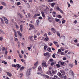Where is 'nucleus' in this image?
Here are the masks:
<instances>
[{
	"mask_svg": "<svg viewBox=\"0 0 79 79\" xmlns=\"http://www.w3.org/2000/svg\"><path fill=\"white\" fill-rule=\"evenodd\" d=\"M56 46L57 47H59L60 46L59 45V44H58V43H57L56 45Z\"/></svg>",
	"mask_w": 79,
	"mask_h": 79,
	"instance_id": "nucleus-60",
	"label": "nucleus"
},
{
	"mask_svg": "<svg viewBox=\"0 0 79 79\" xmlns=\"http://www.w3.org/2000/svg\"><path fill=\"white\" fill-rule=\"evenodd\" d=\"M55 5V2H53L51 4V6H52L53 8V7H54V5Z\"/></svg>",
	"mask_w": 79,
	"mask_h": 79,
	"instance_id": "nucleus-23",
	"label": "nucleus"
},
{
	"mask_svg": "<svg viewBox=\"0 0 79 79\" xmlns=\"http://www.w3.org/2000/svg\"><path fill=\"white\" fill-rule=\"evenodd\" d=\"M49 61H50L51 62H53V59H50Z\"/></svg>",
	"mask_w": 79,
	"mask_h": 79,
	"instance_id": "nucleus-39",
	"label": "nucleus"
},
{
	"mask_svg": "<svg viewBox=\"0 0 79 79\" xmlns=\"http://www.w3.org/2000/svg\"><path fill=\"white\" fill-rule=\"evenodd\" d=\"M14 36L15 37H17L18 36V35H17V33H15Z\"/></svg>",
	"mask_w": 79,
	"mask_h": 79,
	"instance_id": "nucleus-44",
	"label": "nucleus"
},
{
	"mask_svg": "<svg viewBox=\"0 0 79 79\" xmlns=\"http://www.w3.org/2000/svg\"><path fill=\"white\" fill-rule=\"evenodd\" d=\"M42 66H44V67H47V66L46 65V64L45 63H42Z\"/></svg>",
	"mask_w": 79,
	"mask_h": 79,
	"instance_id": "nucleus-20",
	"label": "nucleus"
},
{
	"mask_svg": "<svg viewBox=\"0 0 79 79\" xmlns=\"http://www.w3.org/2000/svg\"><path fill=\"white\" fill-rule=\"evenodd\" d=\"M40 23V20H39V19H37L36 21V23H35V25L36 26H39V25Z\"/></svg>",
	"mask_w": 79,
	"mask_h": 79,
	"instance_id": "nucleus-4",
	"label": "nucleus"
},
{
	"mask_svg": "<svg viewBox=\"0 0 79 79\" xmlns=\"http://www.w3.org/2000/svg\"><path fill=\"white\" fill-rule=\"evenodd\" d=\"M27 48H28V49L29 50H31V48L30 47H27Z\"/></svg>",
	"mask_w": 79,
	"mask_h": 79,
	"instance_id": "nucleus-61",
	"label": "nucleus"
},
{
	"mask_svg": "<svg viewBox=\"0 0 79 79\" xmlns=\"http://www.w3.org/2000/svg\"><path fill=\"white\" fill-rule=\"evenodd\" d=\"M54 64V62H52L51 63V65L52 66H53Z\"/></svg>",
	"mask_w": 79,
	"mask_h": 79,
	"instance_id": "nucleus-48",
	"label": "nucleus"
},
{
	"mask_svg": "<svg viewBox=\"0 0 79 79\" xmlns=\"http://www.w3.org/2000/svg\"><path fill=\"white\" fill-rule=\"evenodd\" d=\"M62 23L63 24L65 22H66V20L64 19V18H63L62 19Z\"/></svg>",
	"mask_w": 79,
	"mask_h": 79,
	"instance_id": "nucleus-24",
	"label": "nucleus"
},
{
	"mask_svg": "<svg viewBox=\"0 0 79 79\" xmlns=\"http://www.w3.org/2000/svg\"><path fill=\"white\" fill-rule=\"evenodd\" d=\"M34 39H36V38H37V36L36 35H35L33 36Z\"/></svg>",
	"mask_w": 79,
	"mask_h": 79,
	"instance_id": "nucleus-41",
	"label": "nucleus"
},
{
	"mask_svg": "<svg viewBox=\"0 0 79 79\" xmlns=\"http://www.w3.org/2000/svg\"><path fill=\"white\" fill-rule=\"evenodd\" d=\"M28 18H30V17H31V14L29 13L28 14Z\"/></svg>",
	"mask_w": 79,
	"mask_h": 79,
	"instance_id": "nucleus-57",
	"label": "nucleus"
},
{
	"mask_svg": "<svg viewBox=\"0 0 79 79\" xmlns=\"http://www.w3.org/2000/svg\"><path fill=\"white\" fill-rule=\"evenodd\" d=\"M47 50L49 52H52V51L51 50V48H48L47 49Z\"/></svg>",
	"mask_w": 79,
	"mask_h": 79,
	"instance_id": "nucleus-21",
	"label": "nucleus"
},
{
	"mask_svg": "<svg viewBox=\"0 0 79 79\" xmlns=\"http://www.w3.org/2000/svg\"><path fill=\"white\" fill-rule=\"evenodd\" d=\"M44 36L45 37H47V33H45L44 34Z\"/></svg>",
	"mask_w": 79,
	"mask_h": 79,
	"instance_id": "nucleus-51",
	"label": "nucleus"
},
{
	"mask_svg": "<svg viewBox=\"0 0 79 79\" xmlns=\"http://www.w3.org/2000/svg\"><path fill=\"white\" fill-rule=\"evenodd\" d=\"M20 29L21 32H23V25H20Z\"/></svg>",
	"mask_w": 79,
	"mask_h": 79,
	"instance_id": "nucleus-13",
	"label": "nucleus"
},
{
	"mask_svg": "<svg viewBox=\"0 0 79 79\" xmlns=\"http://www.w3.org/2000/svg\"><path fill=\"white\" fill-rule=\"evenodd\" d=\"M48 20L49 21V22H50V23H52V20L51 19H49Z\"/></svg>",
	"mask_w": 79,
	"mask_h": 79,
	"instance_id": "nucleus-58",
	"label": "nucleus"
},
{
	"mask_svg": "<svg viewBox=\"0 0 79 79\" xmlns=\"http://www.w3.org/2000/svg\"><path fill=\"white\" fill-rule=\"evenodd\" d=\"M6 73L7 74L8 76H9L10 77H11V76H12V74L10 73H9V72H7Z\"/></svg>",
	"mask_w": 79,
	"mask_h": 79,
	"instance_id": "nucleus-14",
	"label": "nucleus"
},
{
	"mask_svg": "<svg viewBox=\"0 0 79 79\" xmlns=\"http://www.w3.org/2000/svg\"><path fill=\"white\" fill-rule=\"evenodd\" d=\"M17 15H18V16H20V18H23V15H21V14H20V13H17Z\"/></svg>",
	"mask_w": 79,
	"mask_h": 79,
	"instance_id": "nucleus-11",
	"label": "nucleus"
},
{
	"mask_svg": "<svg viewBox=\"0 0 79 79\" xmlns=\"http://www.w3.org/2000/svg\"><path fill=\"white\" fill-rule=\"evenodd\" d=\"M10 1L11 2V3L12 4H13V3H14V1L13 0H10Z\"/></svg>",
	"mask_w": 79,
	"mask_h": 79,
	"instance_id": "nucleus-49",
	"label": "nucleus"
},
{
	"mask_svg": "<svg viewBox=\"0 0 79 79\" xmlns=\"http://www.w3.org/2000/svg\"><path fill=\"white\" fill-rule=\"evenodd\" d=\"M3 6H0V10H2V9H3Z\"/></svg>",
	"mask_w": 79,
	"mask_h": 79,
	"instance_id": "nucleus-59",
	"label": "nucleus"
},
{
	"mask_svg": "<svg viewBox=\"0 0 79 79\" xmlns=\"http://www.w3.org/2000/svg\"><path fill=\"white\" fill-rule=\"evenodd\" d=\"M60 11V13H63V10H59Z\"/></svg>",
	"mask_w": 79,
	"mask_h": 79,
	"instance_id": "nucleus-56",
	"label": "nucleus"
},
{
	"mask_svg": "<svg viewBox=\"0 0 79 79\" xmlns=\"http://www.w3.org/2000/svg\"><path fill=\"white\" fill-rule=\"evenodd\" d=\"M57 17H58V18H61L62 16L60 15H58L56 16Z\"/></svg>",
	"mask_w": 79,
	"mask_h": 79,
	"instance_id": "nucleus-27",
	"label": "nucleus"
},
{
	"mask_svg": "<svg viewBox=\"0 0 79 79\" xmlns=\"http://www.w3.org/2000/svg\"><path fill=\"white\" fill-rule=\"evenodd\" d=\"M37 64H38V61H37L34 64V67H33V69H34L35 68H36L37 67Z\"/></svg>",
	"mask_w": 79,
	"mask_h": 79,
	"instance_id": "nucleus-6",
	"label": "nucleus"
},
{
	"mask_svg": "<svg viewBox=\"0 0 79 79\" xmlns=\"http://www.w3.org/2000/svg\"><path fill=\"white\" fill-rule=\"evenodd\" d=\"M12 67H15V68H16V65L15 64H13L12 65Z\"/></svg>",
	"mask_w": 79,
	"mask_h": 79,
	"instance_id": "nucleus-31",
	"label": "nucleus"
},
{
	"mask_svg": "<svg viewBox=\"0 0 79 79\" xmlns=\"http://www.w3.org/2000/svg\"><path fill=\"white\" fill-rule=\"evenodd\" d=\"M69 66L71 67H73V65L72 64H69Z\"/></svg>",
	"mask_w": 79,
	"mask_h": 79,
	"instance_id": "nucleus-55",
	"label": "nucleus"
},
{
	"mask_svg": "<svg viewBox=\"0 0 79 79\" xmlns=\"http://www.w3.org/2000/svg\"><path fill=\"white\" fill-rule=\"evenodd\" d=\"M21 61L22 62H25V60H23V59H21Z\"/></svg>",
	"mask_w": 79,
	"mask_h": 79,
	"instance_id": "nucleus-64",
	"label": "nucleus"
},
{
	"mask_svg": "<svg viewBox=\"0 0 79 79\" xmlns=\"http://www.w3.org/2000/svg\"><path fill=\"white\" fill-rule=\"evenodd\" d=\"M40 16V14H35L33 16V18H36V16Z\"/></svg>",
	"mask_w": 79,
	"mask_h": 79,
	"instance_id": "nucleus-8",
	"label": "nucleus"
},
{
	"mask_svg": "<svg viewBox=\"0 0 79 79\" xmlns=\"http://www.w3.org/2000/svg\"><path fill=\"white\" fill-rule=\"evenodd\" d=\"M5 23L6 24H8V21L7 20H5Z\"/></svg>",
	"mask_w": 79,
	"mask_h": 79,
	"instance_id": "nucleus-40",
	"label": "nucleus"
},
{
	"mask_svg": "<svg viewBox=\"0 0 79 79\" xmlns=\"http://www.w3.org/2000/svg\"><path fill=\"white\" fill-rule=\"evenodd\" d=\"M64 62H62L61 63V65H63V64H64Z\"/></svg>",
	"mask_w": 79,
	"mask_h": 79,
	"instance_id": "nucleus-62",
	"label": "nucleus"
},
{
	"mask_svg": "<svg viewBox=\"0 0 79 79\" xmlns=\"http://www.w3.org/2000/svg\"><path fill=\"white\" fill-rule=\"evenodd\" d=\"M2 52H5V48L3 47L2 48Z\"/></svg>",
	"mask_w": 79,
	"mask_h": 79,
	"instance_id": "nucleus-34",
	"label": "nucleus"
},
{
	"mask_svg": "<svg viewBox=\"0 0 79 79\" xmlns=\"http://www.w3.org/2000/svg\"><path fill=\"white\" fill-rule=\"evenodd\" d=\"M48 2L51 3V2H53V0H48Z\"/></svg>",
	"mask_w": 79,
	"mask_h": 79,
	"instance_id": "nucleus-36",
	"label": "nucleus"
},
{
	"mask_svg": "<svg viewBox=\"0 0 79 79\" xmlns=\"http://www.w3.org/2000/svg\"><path fill=\"white\" fill-rule=\"evenodd\" d=\"M33 35H30L29 36L28 39H29L30 41H33L34 40H33Z\"/></svg>",
	"mask_w": 79,
	"mask_h": 79,
	"instance_id": "nucleus-5",
	"label": "nucleus"
},
{
	"mask_svg": "<svg viewBox=\"0 0 79 79\" xmlns=\"http://www.w3.org/2000/svg\"><path fill=\"white\" fill-rule=\"evenodd\" d=\"M61 52V49H59L58 50V52H57L58 54H60V52Z\"/></svg>",
	"mask_w": 79,
	"mask_h": 79,
	"instance_id": "nucleus-30",
	"label": "nucleus"
},
{
	"mask_svg": "<svg viewBox=\"0 0 79 79\" xmlns=\"http://www.w3.org/2000/svg\"><path fill=\"white\" fill-rule=\"evenodd\" d=\"M45 77L47 78V79H49V76H48V75H46V76H45Z\"/></svg>",
	"mask_w": 79,
	"mask_h": 79,
	"instance_id": "nucleus-54",
	"label": "nucleus"
},
{
	"mask_svg": "<svg viewBox=\"0 0 79 79\" xmlns=\"http://www.w3.org/2000/svg\"><path fill=\"white\" fill-rule=\"evenodd\" d=\"M51 31L53 33H55L56 32V30L53 28H52L51 29Z\"/></svg>",
	"mask_w": 79,
	"mask_h": 79,
	"instance_id": "nucleus-7",
	"label": "nucleus"
},
{
	"mask_svg": "<svg viewBox=\"0 0 79 79\" xmlns=\"http://www.w3.org/2000/svg\"><path fill=\"white\" fill-rule=\"evenodd\" d=\"M1 4L2 5H4V6H6V3L5 2H1Z\"/></svg>",
	"mask_w": 79,
	"mask_h": 79,
	"instance_id": "nucleus-16",
	"label": "nucleus"
},
{
	"mask_svg": "<svg viewBox=\"0 0 79 79\" xmlns=\"http://www.w3.org/2000/svg\"><path fill=\"white\" fill-rule=\"evenodd\" d=\"M48 47V46H47V45L46 44H45L44 46V50H46Z\"/></svg>",
	"mask_w": 79,
	"mask_h": 79,
	"instance_id": "nucleus-26",
	"label": "nucleus"
},
{
	"mask_svg": "<svg viewBox=\"0 0 79 79\" xmlns=\"http://www.w3.org/2000/svg\"><path fill=\"white\" fill-rule=\"evenodd\" d=\"M41 14H42V15L43 18H44L45 17V15L44 14V11H42L41 12Z\"/></svg>",
	"mask_w": 79,
	"mask_h": 79,
	"instance_id": "nucleus-17",
	"label": "nucleus"
},
{
	"mask_svg": "<svg viewBox=\"0 0 79 79\" xmlns=\"http://www.w3.org/2000/svg\"><path fill=\"white\" fill-rule=\"evenodd\" d=\"M24 69V67L22 66L20 68V71H22V70Z\"/></svg>",
	"mask_w": 79,
	"mask_h": 79,
	"instance_id": "nucleus-33",
	"label": "nucleus"
},
{
	"mask_svg": "<svg viewBox=\"0 0 79 79\" xmlns=\"http://www.w3.org/2000/svg\"><path fill=\"white\" fill-rule=\"evenodd\" d=\"M74 42H75V43H77V40H74Z\"/></svg>",
	"mask_w": 79,
	"mask_h": 79,
	"instance_id": "nucleus-53",
	"label": "nucleus"
},
{
	"mask_svg": "<svg viewBox=\"0 0 79 79\" xmlns=\"http://www.w3.org/2000/svg\"><path fill=\"white\" fill-rule=\"evenodd\" d=\"M29 26L30 27L29 28V30H31L32 29H35V27H34V26L33 25L30 24H29Z\"/></svg>",
	"mask_w": 79,
	"mask_h": 79,
	"instance_id": "nucleus-3",
	"label": "nucleus"
},
{
	"mask_svg": "<svg viewBox=\"0 0 79 79\" xmlns=\"http://www.w3.org/2000/svg\"><path fill=\"white\" fill-rule=\"evenodd\" d=\"M17 33L19 35L20 37H22L23 36L22 34L21 33H20V31H17Z\"/></svg>",
	"mask_w": 79,
	"mask_h": 79,
	"instance_id": "nucleus-12",
	"label": "nucleus"
},
{
	"mask_svg": "<svg viewBox=\"0 0 79 79\" xmlns=\"http://www.w3.org/2000/svg\"><path fill=\"white\" fill-rule=\"evenodd\" d=\"M8 59L9 60H11V56H8Z\"/></svg>",
	"mask_w": 79,
	"mask_h": 79,
	"instance_id": "nucleus-42",
	"label": "nucleus"
},
{
	"mask_svg": "<svg viewBox=\"0 0 79 79\" xmlns=\"http://www.w3.org/2000/svg\"><path fill=\"white\" fill-rule=\"evenodd\" d=\"M75 64L76 65H77V61L76 60H75Z\"/></svg>",
	"mask_w": 79,
	"mask_h": 79,
	"instance_id": "nucleus-52",
	"label": "nucleus"
},
{
	"mask_svg": "<svg viewBox=\"0 0 79 79\" xmlns=\"http://www.w3.org/2000/svg\"><path fill=\"white\" fill-rule=\"evenodd\" d=\"M56 10H58V11H59L61 10V9L60 8V7H59V6H57L56 7Z\"/></svg>",
	"mask_w": 79,
	"mask_h": 79,
	"instance_id": "nucleus-32",
	"label": "nucleus"
},
{
	"mask_svg": "<svg viewBox=\"0 0 79 79\" xmlns=\"http://www.w3.org/2000/svg\"><path fill=\"white\" fill-rule=\"evenodd\" d=\"M56 33L57 35L59 36V37H60V32L59 31H56Z\"/></svg>",
	"mask_w": 79,
	"mask_h": 79,
	"instance_id": "nucleus-22",
	"label": "nucleus"
},
{
	"mask_svg": "<svg viewBox=\"0 0 79 79\" xmlns=\"http://www.w3.org/2000/svg\"><path fill=\"white\" fill-rule=\"evenodd\" d=\"M10 40H13V37H11V38H10Z\"/></svg>",
	"mask_w": 79,
	"mask_h": 79,
	"instance_id": "nucleus-63",
	"label": "nucleus"
},
{
	"mask_svg": "<svg viewBox=\"0 0 79 79\" xmlns=\"http://www.w3.org/2000/svg\"><path fill=\"white\" fill-rule=\"evenodd\" d=\"M16 66L18 68L17 69V70H18V69L20 68V65L19 64H17Z\"/></svg>",
	"mask_w": 79,
	"mask_h": 79,
	"instance_id": "nucleus-18",
	"label": "nucleus"
},
{
	"mask_svg": "<svg viewBox=\"0 0 79 79\" xmlns=\"http://www.w3.org/2000/svg\"><path fill=\"white\" fill-rule=\"evenodd\" d=\"M19 75L21 76H19V77L21 78L23 77V73H20Z\"/></svg>",
	"mask_w": 79,
	"mask_h": 79,
	"instance_id": "nucleus-35",
	"label": "nucleus"
},
{
	"mask_svg": "<svg viewBox=\"0 0 79 79\" xmlns=\"http://www.w3.org/2000/svg\"><path fill=\"white\" fill-rule=\"evenodd\" d=\"M2 18L3 19H4V21H6V20H7V19L6 17H3Z\"/></svg>",
	"mask_w": 79,
	"mask_h": 79,
	"instance_id": "nucleus-38",
	"label": "nucleus"
},
{
	"mask_svg": "<svg viewBox=\"0 0 79 79\" xmlns=\"http://www.w3.org/2000/svg\"><path fill=\"white\" fill-rule=\"evenodd\" d=\"M62 37L63 39H64V40H65V36H62Z\"/></svg>",
	"mask_w": 79,
	"mask_h": 79,
	"instance_id": "nucleus-50",
	"label": "nucleus"
},
{
	"mask_svg": "<svg viewBox=\"0 0 79 79\" xmlns=\"http://www.w3.org/2000/svg\"><path fill=\"white\" fill-rule=\"evenodd\" d=\"M49 10V8L47 6H46V8L44 9V12L46 14H48V11Z\"/></svg>",
	"mask_w": 79,
	"mask_h": 79,
	"instance_id": "nucleus-2",
	"label": "nucleus"
},
{
	"mask_svg": "<svg viewBox=\"0 0 79 79\" xmlns=\"http://www.w3.org/2000/svg\"><path fill=\"white\" fill-rule=\"evenodd\" d=\"M55 21H56V22H58V21H60V19H55Z\"/></svg>",
	"mask_w": 79,
	"mask_h": 79,
	"instance_id": "nucleus-37",
	"label": "nucleus"
},
{
	"mask_svg": "<svg viewBox=\"0 0 79 79\" xmlns=\"http://www.w3.org/2000/svg\"><path fill=\"white\" fill-rule=\"evenodd\" d=\"M46 74H48V75H50V74L51 75V74H52V72L50 71V70H49L46 72Z\"/></svg>",
	"mask_w": 79,
	"mask_h": 79,
	"instance_id": "nucleus-10",
	"label": "nucleus"
},
{
	"mask_svg": "<svg viewBox=\"0 0 79 79\" xmlns=\"http://www.w3.org/2000/svg\"><path fill=\"white\" fill-rule=\"evenodd\" d=\"M0 31H1V32L2 33V34H5V32L3 31V30H0Z\"/></svg>",
	"mask_w": 79,
	"mask_h": 79,
	"instance_id": "nucleus-43",
	"label": "nucleus"
},
{
	"mask_svg": "<svg viewBox=\"0 0 79 79\" xmlns=\"http://www.w3.org/2000/svg\"><path fill=\"white\" fill-rule=\"evenodd\" d=\"M42 71V68L40 66H39L38 70V71Z\"/></svg>",
	"mask_w": 79,
	"mask_h": 79,
	"instance_id": "nucleus-19",
	"label": "nucleus"
},
{
	"mask_svg": "<svg viewBox=\"0 0 79 79\" xmlns=\"http://www.w3.org/2000/svg\"><path fill=\"white\" fill-rule=\"evenodd\" d=\"M54 44H55V45H56V44H58V43L57 42H56L55 41H53V42Z\"/></svg>",
	"mask_w": 79,
	"mask_h": 79,
	"instance_id": "nucleus-45",
	"label": "nucleus"
},
{
	"mask_svg": "<svg viewBox=\"0 0 79 79\" xmlns=\"http://www.w3.org/2000/svg\"><path fill=\"white\" fill-rule=\"evenodd\" d=\"M49 39L48 38L46 37L44 39V41L47 42L48 40Z\"/></svg>",
	"mask_w": 79,
	"mask_h": 79,
	"instance_id": "nucleus-29",
	"label": "nucleus"
},
{
	"mask_svg": "<svg viewBox=\"0 0 79 79\" xmlns=\"http://www.w3.org/2000/svg\"><path fill=\"white\" fill-rule=\"evenodd\" d=\"M57 75L59 76L60 77H61V76H61V74L60 73V72L58 73H57Z\"/></svg>",
	"mask_w": 79,
	"mask_h": 79,
	"instance_id": "nucleus-28",
	"label": "nucleus"
},
{
	"mask_svg": "<svg viewBox=\"0 0 79 79\" xmlns=\"http://www.w3.org/2000/svg\"><path fill=\"white\" fill-rule=\"evenodd\" d=\"M62 79H66L67 77H66V75L65 76H62L60 77Z\"/></svg>",
	"mask_w": 79,
	"mask_h": 79,
	"instance_id": "nucleus-15",
	"label": "nucleus"
},
{
	"mask_svg": "<svg viewBox=\"0 0 79 79\" xmlns=\"http://www.w3.org/2000/svg\"><path fill=\"white\" fill-rule=\"evenodd\" d=\"M49 55V52H46L44 54V56H48V55Z\"/></svg>",
	"mask_w": 79,
	"mask_h": 79,
	"instance_id": "nucleus-25",
	"label": "nucleus"
},
{
	"mask_svg": "<svg viewBox=\"0 0 79 79\" xmlns=\"http://www.w3.org/2000/svg\"><path fill=\"white\" fill-rule=\"evenodd\" d=\"M52 57L53 58H56L55 55L54 54L52 55Z\"/></svg>",
	"mask_w": 79,
	"mask_h": 79,
	"instance_id": "nucleus-46",
	"label": "nucleus"
},
{
	"mask_svg": "<svg viewBox=\"0 0 79 79\" xmlns=\"http://www.w3.org/2000/svg\"><path fill=\"white\" fill-rule=\"evenodd\" d=\"M42 73H43V72L42 71H41L38 73L37 74H38V75L42 76H43V75L42 74Z\"/></svg>",
	"mask_w": 79,
	"mask_h": 79,
	"instance_id": "nucleus-9",
	"label": "nucleus"
},
{
	"mask_svg": "<svg viewBox=\"0 0 79 79\" xmlns=\"http://www.w3.org/2000/svg\"><path fill=\"white\" fill-rule=\"evenodd\" d=\"M31 69H32V68H30L27 70L26 73L27 77H28V76H29L30 74H31Z\"/></svg>",
	"mask_w": 79,
	"mask_h": 79,
	"instance_id": "nucleus-1",
	"label": "nucleus"
},
{
	"mask_svg": "<svg viewBox=\"0 0 79 79\" xmlns=\"http://www.w3.org/2000/svg\"><path fill=\"white\" fill-rule=\"evenodd\" d=\"M17 5L18 6L20 5V2H18L17 3Z\"/></svg>",
	"mask_w": 79,
	"mask_h": 79,
	"instance_id": "nucleus-47",
	"label": "nucleus"
}]
</instances>
